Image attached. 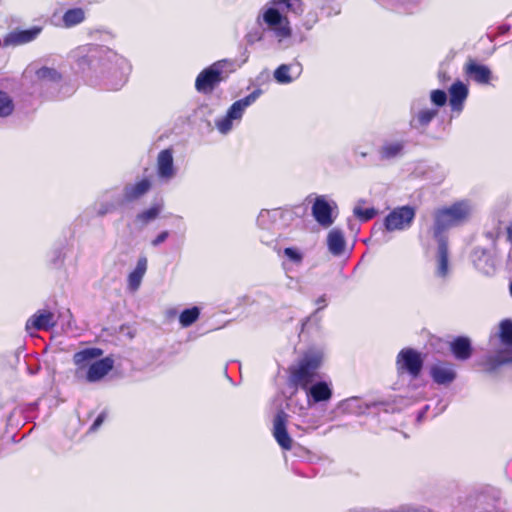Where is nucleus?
Masks as SVG:
<instances>
[{
	"mask_svg": "<svg viewBox=\"0 0 512 512\" xmlns=\"http://www.w3.org/2000/svg\"><path fill=\"white\" fill-rule=\"evenodd\" d=\"M103 353L98 347L85 348L74 353L72 360L75 365V377L78 380L95 383L107 376L113 370L115 361L112 355L99 359Z\"/></svg>",
	"mask_w": 512,
	"mask_h": 512,
	"instance_id": "f257e3e1",
	"label": "nucleus"
},
{
	"mask_svg": "<svg viewBox=\"0 0 512 512\" xmlns=\"http://www.w3.org/2000/svg\"><path fill=\"white\" fill-rule=\"evenodd\" d=\"M472 215V205L468 200H459L450 206L437 208L433 213V237L436 240L447 239L444 233L467 223Z\"/></svg>",
	"mask_w": 512,
	"mask_h": 512,
	"instance_id": "f03ea898",
	"label": "nucleus"
},
{
	"mask_svg": "<svg viewBox=\"0 0 512 512\" xmlns=\"http://www.w3.org/2000/svg\"><path fill=\"white\" fill-rule=\"evenodd\" d=\"M322 364V356L318 353H305L296 365L289 367L288 382L295 389L307 390L319 377L318 370Z\"/></svg>",
	"mask_w": 512,
	"mask_h": 512,
	"instance_id": "7ed1b4c3",
	"label": "nucleus"
},
{
	"mask_svg": "<svg viewBox=\"0 0 512 512\" xmlns=\"http://www.w3.org/2000/svg\"><path fill=\"white\" fill-rule=\"evenodd\" d=\"M395 365L398 376L408 375L417 379L421 375L424 360L417 350L403 348L396 356Z\"/></svg>",
	"mask_w": 512,
	"mask_h": 512,
	"instance_id": "20e7f679",
	"label": "nucleus"
},
{
	"mask_svg": "<svg viewBox=\"0 0 512 512\" xmlns=\"http://www.w3.org/2000/svg\"><path fill=\"white\" fill-rule=\"evenodd\" d=\"M217 61L209 67L203 69L195 79V89L197 92L208 95L224 80L222 75L223 63Z\"/></svg>",
	"mask_w": 512,
	"mask_h": 512,
	"instance_id": "39448f33",
	"label": "nucleus"
},
{
	"mask_svg": "<svg viewBox=\"0 0 512 512\" xmlns=\"http://www.w3.org/2000/svg\"><path fill=\"white\" fill-rule=\"evenodd\" d=\"M416 216V209L405 205L394 208L384 218L383 225L389 232L406 230L411 227Z\"/></svg>",
	"mask_w": 512,
	"mask_h": 512,
	"instance_id": "423d86ee",
	"label": "nucleus"
},
{
	"mask_svg": "<svg viewBox=\"0 0 512 512\" xmlns=\"http://www.w3.org/2000/svg\"><path fill=\"white\" fill-rule=\"evenodd\" d=\"M288 414L279 410L273 419L272 435L275 438L278 445L286 451H289L293 447V440L290 437L287 426H288Z\"/></svg>",
	"mask_w": 512,
	"mask_h": 512,
	"instance_id": "0eeeda50",
	"label": "nucleus"
},
{
	"mask_svg": "<svg viewBox=\"0 0 512 512\" xmlns=\"http://www.w3.org/2000/svg\"><path fill=\"white\" fill-rule=\"evenodd\" d=\"M265 24L274 29L276 35L282 39L289 38L292 34L289 22L277 8L270 7L262 14Z\"/></svg>",
	"mask_w": 512,
	"mask_h": 512,
	"instance_id": "6e6552de",
	"label": "nucleus"
},
{
	"mask_svg": "<svg viewBox=\"0 0 512 512\" xmlns=\"http://www.w3.org/2000/svg\"><path fill=\"white\" fill-rule=\"evenodd\" d=\"M311 213L316 222L323 228H329L334 223L333 207L325 196L315 198Z\"/></svg>",
	"mask_w": 512,
	"mask_h": 512,
	"instance_id": "1a4fd4ad",
	"label": "nucleus"
},
{
	"mask_svg": "<svg viewBox=\"0 0 512 512\" xmlns=\"http://www.w3.org/2000/svg\"><path fill=\"white\" fill-rule=\"evenodd\" d=\"M152 187L148 178H143L136 183L126 184L123 188L122 203H132L147 194Z\"/></svg>",
	"mask_w": 512,
	"mask_h": 512,
	"instance_id": "9d476101",
	"label": "nucleus"
},
{
	"mask_svg": "<svg viewBox=\"0 0 512 512\" xmlns=\"http://www.w3.org/2000/svg\"><path fill=\"white\" fill-rule=\"evenodd\" d=\"M56 325L54 314L48 310H39L26 322L25 328L30 330L48 331Z\"/></svg>",
	"mask_w": 512,
	"mask_h": 512,
	"instance_id": "9b49d317",
	"label": "nucleus"
},
{
	"mask_svg": "<svg viewBox=\"0 0 512 512\" xmlns=\"http://www.w3.org/2000/svg\"><path fill=\"white\" fill-rule=\"evenodd\" d=\"M173 149L167 148L159 152L157 156V174L159 178L170 180L175 176Z\"/></svg>",
	"mask_w": 512,
	"mask_h": 512,
	"instance_id": "f8f14e48",
	"label": "nucleus"
},
{
	"mask_svg": "<svg viewBox=\"0 0 512 512\" xmlns=\"http://www.w3.org/2000/svg\"><path fill=\"white\" fill-rule=\"evenodd\" d=\"M430 376L438 385H449L455 380L456 372L451 363L440 362L431 366Z\"/></svg>",
	"mask_w": 512,
	"mask_h": 512,
	"instance_id": "ddd939ff",
	"label": "nucleus"
},
{
	"mask_svg": "<svg viewBox=\"0 0 512 512\" xmlns=\"http://www.w3.org/2000/svg\"><path fill=\"white\" fill-rule=\"evenodd\" d=\"M511 360L509 350H500L495 355L484 358L479 365L484 373L493 374L498 372L503 365L511 363Z\"/></svg>",
	"mask_w": 512,
	"mask_h": 512,
	"instance_id": "4468645a",
	"label": "nucleus"
},
{
	"mask_svg": "<svg viewBox=\"0 0 512 512\" xmlns=\"http://www.w3.org/2000/svg\"><path fill=\"white\" fill-rule=\"evenodd\" d=\"M42 32V27L33 26L26 30H15L7 34L5 37V44L12 46H19L35 40Z\"/></svg>",
	"mask_w": 512,
	"mask_h": 512,
	"instance_id": "2eb2a0df",
	"label": "nucleus"
},
{
	"mask_svg": "<svg viewBox=\"0 0 512 512\" xmlns=\"http://www.w3.org/2000/svg\"><path fill=\"white\" fill-rule=\"evenodd\" d=\"M465 74L479 84H488L491 80V71L485 66L469 59L464 66Z\"/></svg>",
	"mask_w": 512,
	"mask_h": 512,
	"instance_id": "dca6fc26",
	"label": "nucleus"
},
{
	"mask_svg": "<svg viewBox=\"0 0 512 512\" xmlns=\"http://www.w3.org/2000/svg\"><path fill=\"white\" fill-rule=\"evenodd\" d=\"M468 87L461 81L454 82L449 88V104L452 111L461 112L468 97Z\"/></svg>",
	"mask_w": 512,
	"mask_h": 512,
	"instance_id": "f3484780",
	"label": "nucleus"
},
{
	"mask_svg": "<svg viewBox=\"0 0 512 512\" xmlns=\"http://www.w3.org/2000/svg\"><path fill=\"white\" fill-rule=\"evenodd\" d=\"M302 72V66L299 62L292 64H281L274 71V78L278 83L287 84L297 78Z\"/></svg>",
	"mask_w": 512,
	"mask_h": 512,
	"instance_id": "a211bd4d",
	"label": "nucleus"
},
{
	"mask_svg": "<svg viewBox=\"0 0 512 512\" xmlns=\"http://www.w3.org/2000/svg\"><path fill=\"white\" fill-rule=\"evenodd\" d=\"M450 351L460 361H465L472 356L473 348L468 337L458 336L450 342Z\"/></svg>",
	"mask_w": 512,
	"mask_h": 512,
	"instance_id": "6ab92c4d",
	"label": "nucleus"
},
{
	"mask_svg": "<svg viewBox=\"0 0 512 512\" xmlns=\"http://www.w3.org/2000/svg\"><path fill=\"white\" fill-rule=\"evenodd\" d=\"M261 95V90L256 89L246 97L235 101L227 111L230 119H240L247 107L253 104Z\"/></svg>",
	"mask_w": 512,
	"mask_h": 512,
	"instance_id": "aec40b11",
	"label": "nucleus"
},
{
	"mask_svg": "<svg viewBox=\"0 0 512 512\" xmlns=\"http://www.w3.org/2000/svg\"><path fill=\"white\" fill-rule=\"evenodd\" d=\"M306 391L307 397L311 398L315 403L329 401L332 397V389L325 381H318L308 387Z\"/></svg>",
	"mask_w": 512,
	"mask_h": 512,
	"instance_id": "412c9836",
	"label": "nucleus"
},
{
	"mask_svg": "<svg viewBox=\"0 0 512 512\" xmlns=\"http://www.w3.org/2000/svg\"><path fill=\"white\" fill-rule=\"evenodd\" d=\"M438 241V253L437 261L438 266L436 269V275L441 278H445L449 272V251L447 239H441Z\"/></svg>",
	"mask_w": 512,
	"mask_h": 512,
	"instance_id": "4be33fe9",
	"label": "nucleus"
},
{
	"mask_svg": "<svg viewBox=\"0 0 512 512\" xmlns=\"http://www.w3.org/2000/svg\"><path fill=\"white\" fill-rule=\"evenodd\" d=\"M327 246L333 255L339 256L343 254L346 247V241L344 234L340 229L334 228L330 230L327 235Z\"/></svg>",
	"mask_w": 512,
	"mask_h": 512,
	"instance_id": "5701e85b",
	"label": "nucleus"
},
{
	"mask_svg": "<svg viewBox=\"0 0 512 512\" xmlns=\"http://www.w3.org/2000/svg\"><path fill=\"white\" fill-rule=\"evenodd\" d=\"M437 114V109H422L412 116L410 126L414 129L425 128L437 116Z\"/></svg>",
	"mask_w": 512,
	"mask_h": 512,
	"instance_id": "b1692460",
	"label": "nucleus"
},
{
	"mask_svg": "<svg viewBox=\"0 0 512 512\" xmlns=\"http://www.w3.org/2000/svg\"><path fill=\"white\" fill-rule=\"evenodd\" d=\"M147 270V259L140 257L137 261L135 269L128 276V287L132 291H136L142 281Z\"/></svg>",
	"mask_w": 512,
	"mask_h": 512,
	"instance_id": "393cba45",
	"label": "nucleus"
},
{
	"mask_svg": "<svg viewBox=\"0 0 512 512\" xmlns=\"http://www.w3.org/2000/svg\"><path fill=\"white\" fill-rule=\"evenodd\" d=\"M404 149V142L396 141V142H386L379 150V154L381 159H392L397 157L402 153Z\"/></svg>",
	"mask_w": 512,
	"mask_h": 512,
	"instance_id": "a878e982",
	"label": "nucleus"
},
{
	"mask_svg": "<svg viewBox=\"0 0 512 512\" xmlns=\"http://www.w3.org/2000/svg\"><path fill=\"white\" fill-rule=\"evenodd\" d=\"M65 27H73L80 24L85 19V13L82 8L68 9L63 15Z\"/></svg>",
	"mask_w": 512,
	"mask_h": 512,
	"instance_id": "bb28decb",
	"label": "nucleus"
},
{
	"mask_svg": "<svg viewBox=\"0 0 512 512\" xmlns=\"http://www.w3.org/2000/svg\"><path fill=\"white\" fill-rule=\"evenodd\" d=\"M162 208V204H154L150 208L138 213L136 215V221L141 225H146L160 215Z\"/></svg>",
	"mask_w": 512,
	"mask_h": 512,
	"instance_id": "cd10ccee",
	"label": "nucleus"
},
{
	"mask_svg": "<svg viewBox=\"0 0 512 512\" xmlns=\"http://www.w3.org/2000/svg\"><path fill=\"white\" fill-rule=\"evenodd\" d=\"M498 337L500 342L508 347H512V320L504 319L499 323Z\"/></svg>",
	"mask_w": 512,
	"mask_h": 512,
	"instance_id": "c85d7f7f",
	"label": "nucleus"
},
{
	"mask_svg": "<svg viewBox=\"0 0 512 512\" xmlns=\"http://www.w3.org/2000/svg\"><path fill=\"white\" fill-rule=\"evenodd\" d=\"M14 110L13 98L6 91L0 90V118L11 116Z\"/></svg>",
	"mask_w": 512,
	"mask_h": 512,
	"instance_id": "c756f323",
	"label": "nucleus"
},
{
	"mask_svg": "<svg viewBox=\"0 0 512 512\" xmlns=\"http://www.w3.org/2000/svg\"><path fill=\"white\" fill-rule=\"evenodd\" d=\"M199 315L200 310L196 306L185 309L181 312L179 316V322L182 327H189L198 320Z\"/></svg>",
	"mask_w": 512,
	"mask_h": 512,
	"instance_id": "7c9ffc66",
	"label": "nucleus"
},
{
	"mask_svg": "<svg viewBox=\"0 0 512 512\" xmlns=\"http://www.w3.org/2000/svg\"><path fill=\"white\" fill-rule=\"evenodd\" d=\"M36 77L41 81L56 82L61 79V74L54 68L44 66L36 71Z\"/></svg>",
	"mask_w": 512,
	"mask_h": 512,
	"instance_id": "2f4dec72",
	"label": "nucleus"
},
{
	"mask_svg": "<svg viewBox=\"0 0 512 512\" xmlns=\"http://www.w3.org/2000/svg\"><path fill=\"white\" fill-rule=\"evenodd\" d=\"M353 214L358 220L367 222L377 215V210L373 207L363 209L360 206H355L353 209Z\"/></svg>",
	"mask_w": 512,
	"mask_h": 512,
	"instance_id": "473e14b6",
	"label": "nucleus"
},
{
	"mask_svg": "<svg viewBox=\"0 0 512 512\" xmlns=\"http://www.w3.org/2000/svg\"><path fill=\"white\" fill-rule=\"evenodd\" d=\"M274 6H284L285 12L296 13L300 9V0H271Z\"/></svg>",
	"mask_w": 512,
	"mask_h": 512,
	"instance_id": "72a5a7b5",
	"label": "nucleus"
},
{
	"mask_svg": "<svg viewBox=\"0 0 512 512\" xmlns=\"http://www.w3.org/2000/svg\"><path fill=\"white\" fill-rule=\"evenodd\" d=\"M284 255L293 263L300 264L303 261V254L294 247H287L283 251Z\"/></svg>",
	"mask_w": 512,
	"mask_h": 512,
	"instance_id": "f704fd0d",
	"label": "nucleus"
},
{
	"mask_svg": "<svg viewBox=\"0 0 512 512\" xmlns=\"http://www.w3.org/2000/svg\"><path fill=\"white\" fill-rule=\"evenodd\" d=\"M430 98H431V101L436 106H439V107L444 106L447 102L446 92L444 90H440V89L431 91Z\"/></svg>",
	"mask_w": 512,
	"mask_h": 512,
	"instance_id": "c9c22d12",
	"label": "nucleus"
},
{
	"mask_svg": "<svg viewBox=\"0 0 512 512\" xmlns=\"http://www.w3.org/2000/svg\"><path fill=\"white\" fill-rule=\"evenodd\" d=\"M233 120L234 119H230L228 114H226L225 118L218 123L219 130L222 133L228 132L231 129V127H232V121Z\"/></svg>",
	"mask_w": 512,
	"mask_h": 512,
	"instance_id": "e433bc0d",
	"label": "nucleus"
},
{
	"mask_svg": "<svg viewBox=\"0 0 512 512\" xmlns=\"http://www.w3.org/2000/svg\"><path fill=\"white\" fill-rule=\"evenodd\" d=\"M168 236H169V232L163 231L155 239L152 240L151 244L153 246H158L161 243H163L168 238Z\"/></svg>",
	"mask_w": 512,
	"mask_h": 512,
	"instance_id": "4c0bfd02",
	"label": "nucleus"
},
{
	"mask_svg": "<svg viewBox=\"0 0 512 512\" xmlns=\"http://www.w3.org/2000/svg\"><path fill=\"white\" fill-rule=\"evenodd\" d=\"M112 210V205L111 204H104L102 205V207L99 209L98 211V215L99 216H104L105 214H107L108 212H110Z\"/></svg>",
	"mask_w": 512,
	"mask_h": 512,
	"instance_id": "58836bf2",
	"label": "nucleus"
},
{
	"mask_svg": "<svg viewBox=\"0 0 512 512\" xmlns=\"http://www.w3.org/2000/svg\"><path fill=\"white\" fill-rule=\"evenodd\" d=\"M104 420V415L103 414H100L94 421V423L92 424V427L91 429H97L103 422Z\"/></svg>",
	"mask_w": 512,
	"mask_h": 512,
	"instance_id": "ea45409f",
	"label": "nucleus"
},
{
	"mask_svg": "<svg viewBox=\"0 0 512 512\" xmlns=\"http://www.w3.org/2000/svg\"><path fill=\"white\" fill-rule=\"evenodd\" d=\"M507 240L512 243V222L506 228Z\"/></svg>",
	"mask_w": 512,
	"mask_h": 512,
	"instance_id": "a19ab883",
	"label": "nucleus"
},
{
	"mask_svg": "<svg viewBox=\"0 0 512 512\" xmlns=\"http://www.w3.org/2000/svg\"><path fill=\"white\" fill-rule=\"evenodd\" d=\"M438 78L441 82H445L450 79L449 76H447L446 72H439Z\"/></svg>",
	"mask_w": 512,
	"mask_h": 512,
	"instance_id": "79ce46f5",
	"label": "nucleus"
},
{
	"mask_svg": "<svg viewBox=\"0 0 512 512\" xmlns=\"http://www.w3.org/2000/svg\"><path fill=\"white\" fill-rule=\"evenodd\" d=\"M324 302H325V299H324V298H321V299H319V300L317 301V303H318V304H319V303H324Z\"/></svg>",
	"mask_w": 512,
	"mask_h": 512,
	"instance_id": "37998d69",
	"label": "nucleus"
},
{
	"mask_svg": "<svg viewBox=\"0 0 512 512\" xmlns=\"http://www.w3.org/2000/svg\"><path fill=\"white\" fill-rule=\"evenodd\" d=\"M509 289H510V294H511V296H512V281H511V284H510Z\"/></svg>",
	"mask_w": 512,
	"mask_h": 512,
	"instance_id": "c03bdc74",
	"label": "nucleus"
}]
</instances>
